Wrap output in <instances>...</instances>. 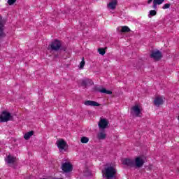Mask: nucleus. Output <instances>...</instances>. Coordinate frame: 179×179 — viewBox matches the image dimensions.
<instances>
[{"label": "nucleus", "mask_w": 179, "mask_h": 179, "mask_svg": "<svg viewBox=\"0 0 179 179\" xmlns=\"http://www.w3.org/2000/svg\"><path fill=\"white\" fill-rule=\"evenodd\" d=\"M145 164V160L142 159L141 157H138L134 160V167H137L138 169H141L142 166Z\"/></svg>", "instance_id": "obj_9"}, {"label": "nucleus", "mask_w": 179, "mask_h": 179, "mask_svg": "<svg viewBox=\"0 0 179 179\" xmlns=\"http://www.w3.org/2000/svg\"><path fill=\"white\" fill-rule=\"evenodd\" d=\"M94 90L95 92H99V93H105L106 94H113V92L110 90H107L104 87H94Z\"/></svg>", "instance_id": "obj_11"}, {"label": "nucleus", "mask_w": 179, "mask_h": 179, "mask_svg": "<svg viewBox=\"0 0 179 179\" xmlns=\"http://www.w3.org/2000/svg\"><path fill=\"white\" fill-rule=\"evenodd\" d=\"M130 113L131 115H134V117H141L142 110H141V108H139V105H135L130 109Z\"/></svg>", "instance_id": "obj_5"}, {"label": "nucleus", "mask_w": 179, "mask_h": 179, "mask_svg": "<svg viewBox=\"0 0 179 179\" xmlns=\"http://www.w3.org/2000/svg\"><path fill=\"white\" fill-rule=\"evenodd\" d=\"M118 3V1L117 0H112L108 4V8H110V9L114 10L115 8H117V4Z\"/></svg>", "instance_id": "obj_17"}, {"label": "nucleus", "mask_w": 179, "mask_h": 179, "mask_svg": "<svg viewBox=\"0 0 179 179\" xmlns=\"http://www.w3.org/2000/svg\"><path fill=\"white\" fill-rule=\"evenodd\" d=\"M131 31V29L127 26H123L121 29L122 33H129Z\"/></svg>", "instance_id": "obj_20"}, {"label": "nucleus", "mask_w": 179, "mask_h": 179, "mask_svg": "<svg viewBox=\"0 0 179 179\" xmlns=\"http://www.w3.org/2000/svg\"><path fill=\"white\" fill-rule=\"evenodd\" d=\"M164 2V0H157L155 1H153L152 8L155 9H157V5H162Z\"/></svg>", "instance_id": "obj_19"}, {"label": "nucleus", "mask_w": 179, "mask_h": 179, "mask_svg": "<svg viewBox=\"0 0 179 179\" xmlns=\"http://www.w3.org/2000/svg\"><path fill=\"white\" fill-rule=\"evenodd\" d=\"M62 170L64 173H71L73 170V166L70 162H64L62 164Z\"/></svg>", "instance_id": "obj_6"}, {"label": "nucleus", "mask_w": 179, "mask_h": 179, "mask_svg": "<svg viewBox=\"0 0 179 179\" xmlns=\"http://www.w3.org/2000/svg\"><path fill=\"white\" fill-rule=\"evenodd\" d=\"M96 138L97 139H99V141H104V139L107 138V134H106V130H101L99 133H98Z\"/></svg>", "instance_id": "obj_15"}, {"label": "nucleus", "mask_w": 179, "mask_h": 179, "mask_svg": "<svg viewBox=\"0 0 179 179\" xmlns=\"http://www.w3.org/2000/svg\"><path fill=\"white\" fill-rule=\"evenodd\" d=\"M171 6V3H166L163 6L162 9H169Z\"/></svg>", "instance_id": "obj_26"}, {"label": "nucleus", "mask_w": 179, "mask_h": 179, "mask_svg": "<svg viewBox=\"0 0 179 179\" xmlns=\"http://www.w3.org/2000/svg\"><path fill=\"white\" fill-rule=\"evenodd\" d=\"M59 57L58 54L54 55V58H58Z\"/></svg>", "instance_id": "obj_28"}, {"label": "nucleus", "mask_w": 179, "mask_h": 179, "mask_svg": "<svg viewBox=\"0 0 179 179\" xmlns=\"http://www.w3.org/2000/svg\"><path fill=\"white\" fill-rule=\"evenodd\" d=\"M33 135H34V131H31L29 132H27L24 135V139H25L26 141H29V139H30V137L33 136Z\"/></svg>", "instance_id": "obj_18"}, {"label": "nucleus", "mask_w": 179, "mask_h": 179, "mask_svg": "<svg viewBox=\"0 0 179 179\" xmlns=\"http://www.w3.org/2000/svg\"><path fill=\"white\" fill-rule=\"evenodd\" d=\"M16 157L12 156L11 155H8L6 158H5V162L8 163V164H13V163H16Z\"/></svg>", "instance_id": "obj_12"}, {"label": "nucleus", "mask_w": 179, "mask_h": 179, "mask_svg": "<svg viewBox=\"0 0 179 179\" xmlns=\"http://www.w3.org/2000/svg\"><path fill=\"white\" fill-rule=\"evenodd\" d=\"M85 57H83L82 58V61L80 63V67H79L80 69H83V68L85 66Z\"/></svg>", "instance_id": "obj_23"}, {"label": "nucleus", "mask_w": 179, "mask_h": 179, "mask_svg": "<svg viewBox=\"0 0 179 179\" xmlns=\"http://www.w3.org/2000/svg\"><path fill=\"white\" fill-rule=\"evenodd\" d=\"M80 142L81 143H87L89 142V138L83 136L81 138Z\"/></svg>", "instance_id": "obj_22"}, {"label": "nucleus", "mask_w": 179, "mask_h": 179, "mask_svg": "<svg viewBox=\"0 0 179 179\" xmlns=\"http://www.w3.org/2000/svg\"><path fill=\"white\" fill-rule=\"evenodd\" d=\"M150 58H153L155 61H160L163 58V55L160 50L152 51L150 55Z\"/></svg>", "instance_id": "obj_7"}, {"label": "nucleus", "mask_w": 179, "mask_h": 179, "mask_svg": "<svg viewBox=\"0 0 179 179\" xmlns=\"http://www.w3.org/2000/svg\"><path fill=\"white\" fill-rule=\"evenodd\" d=\"M98 127L99 129L104 131V129L108 127V120H107V119L101 118L98 122Z\"/></svg>", "instance_id": "obj_8"}, {"label": "nucleus", "mask_w": 179, "mask_h": 179, "mask_svg": "<svg viewBox=\"0 0 179 179\" xmlns=\"http://www.w3.org/2000/svg\"><path fill=\"white\" fill-rule=\"evenodd\" d=\"M122 164L128 167H135V160L126 158L123 160Z\"/></svg>", "instance_id": "obj_10"}, {"label": "nucleus", "mask_w": 179, "mask_h": 179, "mask_svg": "<svg viewBox=\"0 0 179 179\" xmlns=\"http://www.w3.org/2000/svg\"><path fill=\"white\" fill-rule=\"evenodd\" d=\"M48 50L49 51H59V50L60 51H66V46H62L61 41L55 39L48 45Z\"/></svg>", "instance_id": "obj_2"}, {"label": "nucleus", "mask_w": 179, "mask_h": 179, "mask_svg": "<svg viewBox=\"0 0 179 179\" xmlns=\"http://www.w3.org/2000/svg\"><path fill=\"white\" fill-rule=\"evenodd\" d=\"M164 103V100H163V98L160 96H157L154 100V105L156 106V107H159V106H163Z\"/></svg>", "instance_id": "obj_14"}, {"label": "nucleus", "mask_w": 179, "mask_h": 179, "mask_svg": "<svg viewBox=\"0 0 179 179\" xmlns=\"http://www.w3.org/2000/svg\"><path fill=\"white\" fill-rule=\"evenodd\" d=\"M93 85V81L90 79L83 80L81 83V86H84V87H87V86H92Z\"/></svg>", "instance_id": "obj_16"}, {"label": "nucleus", "mask_w": 179, "mask_h": 179, "mask_svg": "<svg viewBox=\"0 0 179 179\" xmlns=\"http://www.w3.org/2000/svg\"><path fill=\"white\" fill-rule=\"evenodd\" d=\"M102 177L106 179H115L117 178V169L114 166H108L102 170Z\"/></svg>", "instance_id": "obj_1"}, {"label": "nucleus", "mask_w": 179, "mask_h": 179, "mask_svg": "<svg viewBox=\"0 0 179 179\" xmlns=\"http://www.w3.org/2000/svg\"><path fill=\"white\" fill-rule=\"evenodd\" d=\"M56 143L60 152H62V150L66 152L68 150V144L65 142L64 139L61 138L58 140Z\"/></svg>", "instance_id": "obj_4"}, {"label": "nucleus", "mask_w": 179, "mask_h": 179, "mask_svg": "<svg viewBox=\"0 0 179 179\" xmlns=\"http://www.w3.org/2000/svg\"><path fill=\"white\" fill-rule=\"evenodd\" d=\"M157 14V12L156 11V10H150L148 17H151V16H156Z\"/></svg>", "instance_id": "obj_21"}, {"label": "nucleus", "mask_w": 179, "mask_h": 179, "mask_svg": "<svg viewBox=\"0 0 179 179\" xmlns=\"http://www.w3.org/2000/svg\"><path fill=\"white\" fill-rule=\"evenodd\" d=\"M8 121H13V117L10 113L3 110L0 114V122H8Z\"/></svg>", "instance_id": "obj_3"}, {"label": "nucleus", "mask_w": 179, "mask_h": 179, "mask_svg": "<svg viewBox=\"0 0 179 179\" xmlns=\"http://www.w3.org/2000/svg\"><path fill=\"white\" fill-rule=\"evenodd\" d=\"M84 176L85 177H90V176H92V172H90V171H89V169H86L84 171Z\"/></svg>", "instance_id": "obj_24"}, {"label": "nucleus", "mask_w": 179, "mask_h": 179, "mask_svg": "<svg viewBox=\"0 0 179 179\" xmlns=\"http://www.w3.org/2000/svg\"><path fill=\"white\" fill-rule=\"evenodd\" d=\"M85 106H90L91 107H100V103L94 101L87 100L84 102Z\"/></svg>", "instance_id": "obj_13"}, {"label": "nucleus", "mask_w": 179, "mask_h": 179, "mask_svg": "<svg viewBox=\"0 0 179 179\" xmlns=\"http://www.w3.org/2000/svg\"><path fill=\"white\" fill-rule=\"evenodd\" d=\"M98 52L101 55H104V54H106V50L103 48H99Z\"/></svg>", "instance_id": "obj_25"}, {"label": "nucleus", "mask_w": 179, "mask_h": 179, "mask_svg": "<svg viewBox=\"0 0 179 179\" xmlns=\"http://www.w3.org/2000/svg\"><path fill=\"white\" fill-rule=\"evenodd\" d=\"M16 2V0H8V3L10 6L13 5Z\"/></svg>", "instance_id": "obj_27"}]
</instances>
